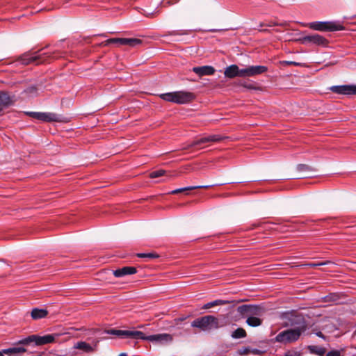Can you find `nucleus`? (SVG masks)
Listing matches in <instances>:
<instances>
[{
  "instance_id": "17",
  "label": "nucleus",
  "mask_w": 356,
  "mask_h": 356,
  "mask_svg": "<svg viewBox=\"0 0 356 356\" xmlns=\"http://www.w3.org/2000/svg\"><path fill=\"white\" fill-rule=\"evenodd\" d=\"M243 69H239L236 65H231L225 68L224 74L225 76L229 79H233L236 76L244 77V74L242 73Z\"/></svg>"
},
{
  "instance_id": "35",
  "label": "nucleus",
  "mask_w": 356,
  "mask_h": 356,
  "mask_svg": "<svg viewBox=\"0 0 356 356\" xmlns=\"http://www.w3.org/2000/svg\"><path fill=\"white\" fill-rule=\"evenodd\" d=\"M282 64L284 65H294V66H300V63L295 62V61H282Z\"/></svg>"
},
{
  "instance_id": "40",
  "label": "nucleus",
  "mask_w": 356,
  "mask_h": 356,
  "mask_svg": "<svg viewBox=\"0 0 356 356\" xmlns=\"http://www.w3.org/2000/svg\"><path fill=\"white\" fill-rule=\"evenodd\" d=\"M316 335L319 337H321V338H325V336L323 335V334L321 332H318L316 333Z\"/></svg>"
},
{
  "instance_id": "10",
  "label": "nucleus",
  "mask_w": 356,
  "mask_h": 356,
  "mask_svg": "<svg viewBox=\"0 0 356 356\" xmlns=\"http://www.w3.org/2000/svg\"><path fill=\"white\" fill-rule=\"evenodd\" d=\"M26 114L29 117L42 122H51L60 121V116L53 113L26 112Z\"/></svg>"
},
{
  "instance_id": "21",
  "label": "nucleus",
  "mask_w": 356,
  "mask_h": 356,
  "mask_svg": "<svg viewBox=\"0 0 356 356\" xmlns=\"http://www.w3.org/2000/svg\"><path fill=\"white\" fill-rule=\"evenodd\" d=\"M13 103V98L6 92H0V111Z\"/></svg>"
},
{
  "instance_id": "24",
  "label": "nucleus",
  "mask_w": 356,
  "mask_h": 356,
  "mask_svg": "<svg viewBox=\"0 0 356 356\" xmlns=\"http://www.w3.org/2000/svg\"><path fill=\"white\" fill-rule=\"evenodd\" d=\"M213 186V185L188 186V187H185V188H181L175 189V190L171 191L170 193H171V194H178L179 193H182V192L188 191H192V190L197 189V188H209L210 187H212Z\"/></svg>"
},
{
  "instance_id": "2",
  "label": "nucleus",
  "mask_w": 356,
  "mask_h": 356,
  "mask_svg": "<svg viewBox=\"0 0 356 356\" xmlns=\"http://www.w3.org/2000/svg\"><path fill=\"white\" fill-rule=\"evenodd\" d=\"M108 334L116 335L122 339H142L156 342H171L173 339L170 334H157L146 336L143 332L137 330H122L111 329L107 332Z\"/></svg>"
},
{
  "instance_id": "6",
  "label": "nucleus",
  "mask_w": 356,
  "mask_h": 356,
  "mask_svg": "<svg viewBox=\"0 0 356 356\" xmlns=\"http://www.w3.org/2000/svg\"><path fill=\"white\" fill-rule=\"evenodd\" d=\"M55 337L52 334H47L42 337L38 335H31L28 337L19 341L17 344L28 345L31 343H35L38 346L47 344L54 342Z\"/></svg>"
},
{
  "instance_id": "29",
  "label": "nucleus",
  "mask_w": 356,
  "mask_h": 356,
  "mask_svg": "<svg viewBox=\"0 0 356 356\" xmlns=\"http://www.w3.org/2000/svg\"><path fill=\"white\" fill-rule=\"evenodd\" d=\"M247 335L245 330L243 328H237L232 333V337L234 339L244 338Z\"/></svg>"
},
{
  "instance_id": "1",
  "label": "nucleus",
  "mask_w": 356,
  "mask_h": 356,
  "mask_svg": "<svg viewBox=\"0 0 356 356\" xmlns=\"http://www.w3.org/2000/svg\"><path fill=\"white\" fill-rule=\"evenodd\" d=\"M290 325L293 328L287 329L280 332L275 338V341L282 343H291L298 341L302 333L308 328L307 323L302 316H292Z\"/></svg>"
},
{
  "instance_id": "16",
  "label": "nucleus",
  "mask_w": 356,
  "mask_h": 356,
  "mask_svg": "<svg viewBox=\"0 0 356 356\" xmlns=\"http://www.w3.org/2000/svg\"><path fill=\"white\" fill-rule=\"evenodd\" d=\"M268 71V67L264 65H252L243 69L242 73L244 77L254 76L264 74Z\"/></svg>"
},
{
  "instance_id": "9",
  "label": "nucleus",
  "mask_w": 356,
  "mask_h": 356,
  "mask_svg": "<svg viewBox=\"0 0 356 356\" xmlns=\"http://www.w3.org/2000/svg\"><path fill=\"white\" fill-rule=\"evenodd\" d=\"M241 315L261 316L265 312V308L260 305H243L237 308Z\"/></svg>"
},
{
  "instance_id": "37",
  "label": "nucleus",
  "mask_w": 356,
  "mask_h": 356,
  "mask_svg": "<svg viewBox=\"0 0 356 356\" xmlns=\"http://www.w3.org/2000/svg\"><path fill=\"white\" fill-rule=\"evenodd\" d=\"M327 263H328V261L321 262V263H309V264H307V266H308L309 267H312V268H315V267H317V266H319L325 265Z\"/></svg>"
},
{
  "instance_id": "26",
  "label": "nucleus",
  "mask_w": 356,
  "mask_h": 356,
  "mask_svg": "<svg viewBox=\"0 0 356 356\" xmlns=\"http://www.w3.org/2000/svg\"><path fill=\"white\" fill-rule=\"evenodd\" d=\"M229 303V301L227 300H216L214 301L208 302L205 304L203 307V309H208L213 307L218 306V305H224Z\"/></svg>"
},
{
  "instance_id": "19",
  "label": "nucleus",
  "mask_w": 356,
  "mask_h": 356,
  "mask_svg": "<svg viewBox=\"0 0 356 356\" xmlns=\"http://www.w3.org/2000/svg\"><path fill=\"white\" fill-rule=\"evenodd\" d=\"M97 343L98 342L97 341L93 346H92L85 341H78L74 346V348L81 350L86 353H92L96 351Z\"/></svg>"
},
{
  "instance_id": "3",
  "label": "nucleus",
  "mask_w": 356,
  "mask_h": 356,
  "mask_svg": "<svg viewBox=\"0 0 356 356\" xmlns=\"http://www.w3.org/2000/svg\"><path fill=\"white\" fill-rule=\"evenodd\" d=\"M108 334L116 335L122 339H142L156 342H171L173 339L170 334H157L146 336L143 332L137 330H122L111 329L107 332Z\"/></svg>"
},
{
  "instance_id": "32",
  "label": "nucleus",
  "mask_w": 356,
  "mask_h": 356,
  "mask_svg": "<svg viewBox=\"0 0 356 356\" xmlns=\"http://www.w3.org/2000/svg\"><path fill=\"white\" fill-rule=\"evenodd\" d=\"M297 170L299 172L311 171L312 168L307 164H298L297 165Z\"/></svg>"
},
{
  "instance_id": "13",
  "label": "nucleus",
  "mask_w": 356,
  "mask_h": 356,
  "mask_svg": "<svg viewBox=\"0 0 356 356\" xmlns=\"http://www.w3.org/2000/svg\"><path fill=\"white\" fill-rule=\"evenodd\" d=\"M173 96L174 103L179 104L189 103L195 98V95L192 92L186 91L173 92Z\"/></svg>"
},
{
  "instance_id": "14",
  "label": "nucleus",
  "mask_w": 356,
  "mask_h": 356,
  "mask_svg": "<svg viewBox=\"0 0 356 356\" xmlns=\"http://www.w3.org/2000/svg\"><path fill=\"white\" fill-rule=\"evenodd\" d=\"M222 139H223V137H222L220 135H216V134L204 136L200 138V139H197V140L193 141L192 143L188 145L184 149H189L190 147H195L197 145H200L207 143L220 142Z\"/></svg>"
},
{
  "instance_id": "4",
  "label": "nucleus",
  "mask_w": 356,
  "mask_h": 356,
  "mask_svg": "<svg viewBox=\"0 0 356 356\" xmlns=\"http://www.w3.org/2000/svg\"><path fill=\"white\" fill-rule=\"evenodd\" d=\"M191 326L198 327L203 331L217 329L219 327L218 319L213 316L208 315L195 319Z\"/></svg>"
},
{
  "instance_id": "20",
  "label": "nucleus",
  "mask_w": 356,
  "mask_h": 356,
  "mask_svg": "<svg viewBox=\"0 0 356 356\" xmlns=\"http://www.w3.org/2000/svg\"><path fill=\"white\" fill-rule=\"evenodd\" d=\"M137 270L134 266H124L122 268L117 269L113 271V275L116 277H123L127 275H133L136 273Z\"/></svg>"
},
{
  "instance_id": "12",
  "label": "nucleus",
  "mask_w": 356,
  "mask_h": 356,
  "mask_svg": "<svg viewBox=\"0 0 356 356\" xmlns=\"http://www.w3.org/2000/svg\"><path fill=\"white\" fill-rule=\"evenodd\" d=\"M118 44L119 45H128L136 47L142 44V40L138 38H110L105 41V45L110 44Z\"/></svg>"
},
{
  "instance_id": "5",
  "label": "nucleus",
  "mask_w": 356,
  "mask_h": 356,
  "mask_svg": "<svg viewBox=\"0 0 356 356\" xmlns=\"http://www.w3.org/2000/svg\"><path fill=\"white\" fill-rule=\"evenodd\" d=\"M48 56L47 54H39L38 52H26L20 56L17 60L19 61L22 65H29L31 63H35L36 65L43 63L47 61Z\"/></svg>"
},
{
  "instance_id": "39",
  "label": "nucleus",
  "mask_w": 356,
  "mask_h": 356,
  "mask_svg": "<svg viewBox=\"0 0 356 356\" xmlns=\"http://www.w3.org/2000/svg\"><path fill=\"white\" fill-rule=\"evenodd\" d=\"M186 317L177 318L174 320L175 325H178L179 322L184 321Z\"/></svg>"
},
{
  "instance_id": "27",
  "label": "nucleus",
  "mask_w": 356,
  "mask_h": 356,
  "mask_svg": "<svg viewBox=\"0 0 356 356\" xmlns=\"http://www.w3.org/2000/svg\"><path fill=\"white\" fill-rule=\"evenodd\" d=\"M246 323L250 326L257 327L261 325L262 320L256 316H249L246 320Z\"/></svg>"
},
{
  "instance_id": "15",
  "label": "nucleus",
  "mask_w": 356,
  "mask_h": 356,
  "mask_svg": "<svg viewBox=\"0 0 356 356\" xmlns=\"http://www.w3.org/2000/svg\"><path fill=\"white\" fill-rule=\"evenodd\" d=\"M330 90L334 93L340 95H356V86L355 85L334 86L330 87Z\"/></svg>"
},
{
  "instance_id": "28",
  "label": "nucleus",
  "mask_w": 356,
  "mask_h": 356,
  "mask_svg": "<svg viewBox=\"0 0 356 356\" xmlns=\"http://www.w3.org/2000/svg\"><path fill=\"white\" fill-rule=\"evenodd\" d=\"M164 175H165L167 177H171V175L170 174V172L161 169V170H158L152 172L149 174V177L152 179H154V178L160 177H162Z\"/></svg>"
},
{
  "instance_id": "22",
  "label": "nucleus",
  "mask_w": 356,
  "mask_h": 356,
  "mask_svg": "<svg viewBox=\"0 0 356 356\" xmlns=\"http://www.w3.org/2000/svg\"><path fill=\"white\" fill-rule=\"evenodd\" d=\"M26 352V349L22 347H14L8 349H3L0 351V356H3L6 354L9 356H16L17 354Z\"/></svg>"
},
{
  "instance_id": "25",
  "label": "nucleus",
  "mask_w": 356,
  "mask_h": 356,
  "mask_svg": "<svg viewBox=\"0 0 356 356\" xmlns=\"http://www.w3.org/2000/svg\"><path fill=\"white\" fill-rule=\"evenodd\" d=\"M308 350L311 353L323 356L325 353V348L318 346H309Z\"/></svg>"
},
{
  "instance_id": "30",
  "label": "nucleus",
  "mask_w": 356,
  "mask_h": 356,
  "mask_svg": "<svg viewBox=\"0 0 356 356\" xmlns=\"http://www.w3.org/2000/svg\"><path fill=\"white\" fill-rule=\"evenodd\" d=\"M159 97L164 101L174 103L173 92L161 94Z\"/></svg>"
},
{
  "instance_id": "34",
  "label": "nucleus",
  "mask_w": 356,
  "mask_h": 356,
  "mask_svg": "<svg viewBox=\"0 0 356 356\" xmlns=\"http://www.w3.org/2000/svg\"><path fill=\"white\" fill-rule=\"evenodd\" d=\"M37 88L36 86H30V87H28L26 90H25V92L28 94H32V93H35L37 92Z\"/></svg>"
},
{
  "instance_id": "7",
  "label": "nucleus",
  "mask_w": 356,
  "mask_h": 356,
  "mask_svg": "<svg viewBox=\"0 0 356 356\" xmlns=\"http://www.w3.org/2000/svg\"><path fill=\"white\" fill-rule=\"evenodd\" d=\"M309 27L320 31H335L344 29L342 25L332 22H314L310 23Z\"/></svg>"
},
{
  "instance_id": "23",
  "label": "nucleus",
  "mask_w": 356,
  "mask_h": 356,
  "mask_svg": "<svg viewBox=\"0 0 356 356\" xmlns=\"http://www.w3.org/2000/svg\"><path fill=\"white\" fill-rule=\"evenodd\" d=\"M49 312L47 309L34 308L31 312V318L33 320H38L40 318H45L48 315Z\"/></svg>"
},
{
  "instance_id": "31",
  "label": "nucleus",
  "mask_w": 356,
  "mask_h": 356,
  "mask_svg": "<svg viewBox=\"0 0 356 356\" xmlns=\"http://www.w3.org/2000/svg\"><path fill=\"white\" fill-rule=\"evenodd\" d=\"M137 257L140 258H147L151 259L157 258L159 256L154 253H138L137 254Z\"/></svg>"
},
{
  "instance_id": "18",
  "label": "nucleus",
  "mask_w": 356,
  "mask_h": 356,
  "mask_svg": "<svg viewBox=\"0 0 356 356\" xmlns=\"http://www.w3.org/2000/svg\"><path fill=\"white\" fill-rule=\"evenodd\" d=\"M192 71L199 77H202L203 76L213 75L215 73L216 70L212 66L204 65L200 67H193Z\"/></svg>"
},
{
  "instance_id": "11",
  "label": "nucleus",
  "mask_w": 356,
  "mask_h": 356,
  "mask_svg": "<svg viewBox=\"0 0 356 356\" xmlns=\"http://www.w3.org/2000/svg\"><path fill=\"white\" fill-rule=\"evenodd\" d=\"M26 114L29 117L42 122H51L60 121V116L53 113L26 112Z\"/></svg>"
},
{
  "instance_id": "41",
  "label": "nucleus",
  "mask_w": 356,
  "mask_h": 356,
  "mask_svg": "<svg viewBox=\"0 0 356 356\" xmlns=\"http://www.w3.org/2000/svg\"><path fill=\"white\" fill-rule=\"evenodd\" d=\"M119 356H127L126 353H121Z\"/></svg>"
},
{
  "instance_id": "8",
  "label": "nucleus",
  "mask_w": 356,
  "mask_h": 356,
  "mask_svg": "<svg viewBox=\"0 0 356 356\" xmlns=\"http://www.w3.org/2000/svg\"><path fill=\"white\" fill-rule=\"evenodd\" d=\"M297 41L303 44H314L322 47H327L328 44V40L318 34L307 35L298 39Z\"/></svg>"
},
{
  "instance_id": "33",
  "label": "nucleus",
  "mask_w": 356,
  "mask_h": 356,
  "mask_svg": "<svg viewBox=\"0 0 356 356\" xmlns=\"http://www.w3.org/2000/svg\"><path fill=\"white\" fill-rule=\"evenodd\" d=\"M239 85L247 88V89H250V90H256L257 89V87L253 83H248L245 81H241L239 83Z\"/></svg>"
},
{
  "instance_id": "36",
  "label": "nucleus",
  "mask_w": 356,
  "mask_h": 356,
  "mask_svg": "<svg viewBox=\"0 0 356 356\" xmlns=\"http://www.w3.org/2000/svg\"><path fill=\"white\" fill-rule=\"evenodd\" d=\"M285 356H301V355L299 352L289 350L285 353Z\"/></svg>"
},
{
  "instance_id": "38",
  "label": "nucleus",
  "mask_w": 356,
  "mask_h": 356,
  "mask_svg": "<svg viewBox=\"0 0 356 356\" xmlns=\"http://www.w3.org/2000/svg\"><path fill=\"white\" fill-rule=\"evenodd\" d=\"M326 356H340V353L337 350L330 351V352L327 353Z\"/></svg>"
}]
</instances>
